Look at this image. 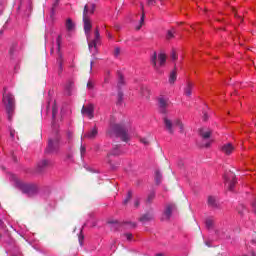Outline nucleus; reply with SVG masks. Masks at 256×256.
I'll return each instance as SVG.
<instances>
[{"mask_svg":"<svg viewBox=\"0 0 256 256\" xmlns=\"http://www.w3.org/2000/svg\"><path fill=\"white\" fill-rule=\"evenodd\" d=\"M93 112H94V108L92 104L88 106H83L82 108V114L88 117V119H93Z\"/></svg>","mask_w":256,"mask_h":256,"instance_id":"9","label":"nucleus"},{"mask_svg":"<svg viewBox=\"0 0 256 256\" xmlns=\"http://www.w3.org/2000/svg\"><path fill=\"white\" fill-rule=\"evenodd\" d=\"M177 81V72L175 70H173L171 73H170V76H169V83L171 85H173V83H175Z\"/></svg>","mask_w":256,"mask_h":256,"instance_id":"19","label":"nucleus"},{"mask_svg":"<svg viewBox=\"0 0 256 256\" xmlns=\"http://www.w3.org/2000/svg\"><path fill=\"white\" fill-rule=\"evenodd\" d=\"M97 133V128L94 127L91 131L85 134L84 137H87V139H95L97 137Z\"/></svg>","mask_w":256,"mask_h":256,"instance_id":"14","label":"nucleus"},{"mask_svg":"<svg viewBox=\"0 0 256 256\" xmlns=\"http://www.w3.org/2000/svg\"><path fill=\"white\" fill-rule=\"evenodd\" d=\"M88 89H93V81L89 80L87 83Z\"/></svg>","mask_w":256,"mask_h":256,"instance_id":"32","label":"nucleus"},{"mask_svg":"<svg viewBox=\"0 0 256 256\" xmlns=\"http://www.w3.org/2000/svg\"><path fill=\"white\" fill-rule=\"evenodd\" d=\"M175 37V28H171L167 31V39H173Z\"/></svg>","mask_w":256,"mask_h":256,"instance_id":"22","label":"nucleus"},{"mask_svg":"<svg viewBox=\"0 0 256 256\" xmlns=\"http://www.w3.org/2000/svg\"><path fill=\"white\" fill-rule=\"evenodd\" d=\"M61 41H62L61 36H58L57 39H56V44H57V47H58V51H61Z\"/></svg>","mask_w":256,"mask_h":256,"instance_id":"25","label":"nucleus"},{"mask_svg":"<svg viewBox=\"0 0 256 256\" xmlns=\"http://www.w3.org/2000/svg\"><path fill=\"white\" fill-rule=\"evenodd\" d=\"M48 147H49V149H52V148H53V141L50 140V141L48 142Z\"/></svg>","mask_w":256,"mask_h":256,"instance_id":"36","label":"nucleus"},{"mask_svg":"<svg viewBox=\"0 0 256 256\" xmlns=\"http://www.w3.org/2000/svg\"><path fill=\"white\" fill-rule=\"evenodd\" d=\"M163 1H165V0H146V3L148 5V7H155L158 3L163 5Z\"/></svg>","mask_w":256,"mask_h":256,"instance_id":"16","label":"nucleus"},{"mask_svg":"<svg viewBox=\"0 0 256 256\" xmlns=\"http://www.w3.org/2000/svg\"><path fill=\"white\" fill-rule=\"evenodd\" d=\"M10 135H11L12 138L15 137V131L11 130Z\"/></svg>","mask_w":256,"mask_h":256,"instance_id":"39","label":"nucleus"},{"mask_svg":"<svg viewBox=\"0 0 256 256\" xmlns=\"http://www.w3.org/2000/svg\"><path fill=\"white\" fill-rule=\"evenodd\" d=\"M221 151L224 155H231L235 151V146L231 143H226L222 146Z\"/></svg>","mask_w":256,"mask_h":256,"instance_id":"11","label":"nucleus"},{"mask_svg":"<svg viewBox=\"0 0 256 256\" xmlns=\"http://www.w3.org/2000/svg\"><path fill=\"white\" fill-rule=\"evenodd\" d=\"M205 146H206V147H209V144H206Z\"/></svg>","mask_w":256,"mask_h":256,"instance_id":"45","label":"nucleus"},{"mask_svg":"<svg viewBox=\"0 0 256 256\" xmlns=\"http://www.w3.org/2000/svg\"><path fill=\"white\" fill-rule=\"evenodd\" d=\"M80 152H81V155H83L85 153V146H81Z\"/></svg>","mask_w":256,"mask_h":256,"instance_id":"37","label":"nucleus"},{"mask_svg":"<svg viewBox=\"0 0 256 256\" xmlns=\"http://www.w3.org/2000/svg\"><path fill=\"white\" fill-rule=\"evenodd\" d=\"M156 256H162V254H157Z\"/></svg>","mask_w":256,"mask_h":256,"instance_id":"44","label":"nucleus"},{"mask_svg":"<svg viewBox=\"0 0 256 256\" xmlns=\"http://www.w3.org/2000/svg\"><path fill=\"white\" fill-rule=\"evenodd\" d=\"M91 7H92V9H91L90 13L92 14L93 11H95V5L92 4Z\"/></svg>","mask_w":256,"mask_h":256,"instance_id":"42","label":"nucleus"},{"mask_svg":"<svg viewBox=\"0 0 256 256\" xmlns=\"http://www.w3.org/2000/svg\"><path fill=\"white\" fill-rule=\"evenodd\" d=\"M171 57H172L173 61H175L177 59V53L172 52Z\"/></svg>","mask_w":256,"mask_h":256,"instance_id":"34","label":"nucleus"},{"mask_svg":"<svg viewBox=\"0 0 256 256\" xmlns=\"http://www.w3.org/2000/svg\"><path fill=\"white\" fill-rule=\"evenodd\" d=\"M141 95H142V97H149V88L142 87L141 88Z\"/></svg>","mask_w":256,"mask_h":256,"instance_id":"23","label":"nucleus"},{"mask_svg":"<svg viewBox=\"0 0 256 256\" xmlns=\"http://www.w3.org/2000/svg\"><path fill=\"white\" fill-rule=\"evenodd\" d=\"M112 155H119V151L113 150Z\"/></svg>","mask_w":256,"mask_h":256,"instance_id":"40","label":"nucleus"},{"mask_svg":"<svg viewBox=\"0 0 256 256\" xmlns=\"http://www.w3.org/2000/svg\"><path fill=\"white\" fill-rule=\"evenodd\" d=\"M55 115H57V109L55 107H53V109H52V117H53V119H55Z\"/></svg>","mask_w":256,"mask_h":256,"instance_id":"33","label":"nucleus"},{"mask_svg":"<svg viewBox=\"0 0 256 256\" xmlns=\"http://www.w3.org/2000/svg\"><path fill=\"white\" fill-rule=\"evenodd\" d=\"M71 91H73V82H68L65 86L66 95H71Z\"/></svg>","mask_w":256,"mask_h":256,"instance_id":"21","label":"nucleus"},{"mask_svg":"<svg viewBox=\"0 0 256 256\" xmlns=\"http://www.w3.org/2000/svg\"><path fill=\"white\" fill-rule=\"evenodd\" d=\"M151 63L156 71V73H163L162 67H165V63H167V55L163 52L159 53H154L153 56L151 57Z\"/></svg>","mask_w":256,"mask_h":256,"instance_id":"1","label":"nucleus"},{"mask_svg":"<svg viewBox=\"0 0 256 256\" xmlns=\"http://www.w3.org/2000/svg\"><path fill=\"white\" fill-rule=\"evenodd\" d=\"M47 165H49V161H47V160H42V161L38 164L39 167H47Z\"/></svg>","mask_w":256,"mask_h":256,"instance_id":"26","label":"nucleus"},{"mask_svg":"<svg viewBox=\"0 0 256 256\" xmlns=\"http://www.w3.org/2000/svg\"><path fill=\"white\" fill-rule=\"evenodd\" d=\"M3 103L6 106L8 119L11 121V117H13V112L15 111V97H13L10 93H5L3 95Z\"/></svg>","mask_w":256,"mask_h":256,"instance_id":"3","label":"nucleus"},{"mask_svg":"<svg viewBox=\"0 0 256 256\" xmlns=\"http://www.w3.org/2000/svg\"><path fill=\"white\" fill-rule=\"evenodd\" d=\"M134 206H135V207H139V200H136V201L134 202Z\"/></svg>","mask_w":256,"mask_h":256,"instance_id":"41","label":"nucleus"},{"mask_svg":"<svg viewBox=\"0 0 256 256\" xmlns=\"http://www.w3.org/2000/svg\"><path fill=\"white\" fill-rule=\"evenodd\" d=\"M237 183V179L235 178V174L230 173L229 178L225 176V185L228 187L229 191H233L235 184Z\"/></svg>","mask_w":256,"mask_h":256,"instance_id":"8","label":"nucleus"},{"mask_svg":"<svg viewBox=\"0 0 256 256\" xmlns=\"http://www.w3.org/2000/svg\"><path fill=\"white\" fill-rule=\"evenodd\" d=\"M21 189H22L23 193H26L30 197L32 195H35V193H37V188L31 184H21Z\"/></svg>","mask_w":256,"mask_h":256,"instance_id":"7","label":"nucleus"},{"mask_svg":"<svg viewBox=\"0 0 256 256\" xmlns=\"http://www.w3.org/2000/svg\"><path fill=\"white\" fill-rule=\"evenodd\" d=\"M113 129L115 133L122 139V141H129V134H127V130L125 129V126L116 124L113 126Z\"/></svg>","mask_w":256,"mask_h":256,"instance_id":"4","label":"nucleus"},{"mask_svg":"<svg viewBox=\"0 0 256 256\" xmlns=\"http://www.w3.org/2000/svg\"><path fill=\"white\" fill-rule=\"evenodd\" d=\"M173 209H175V205H168L166 207V210L164 212L166 219H169V217H171V213H173Z\"/></svg>","mask_w":256,"mask_h":256,"instance_id":"15","label":"nucleus"},{"mask_svg":"<svg viewBox=\"0 0 256 256\" xmlns=\"http://www.w3.org/2000/svg\"><path fill=\"white\" fill-rule=\"evenodd\" d=\"M158 103H159L160 109L164 110L165 108L169 107V98L160 96L158 98Z\"/></svg>","mask_w":256,"mask_h":256,"instance_id":"12","label":"nucleus"},{"mask_svg":"<svg viewBox=\"0 0 256 256\" xmlns=\"http://www.w3.org/2000/svg\"><path fill=\"white\" fill-rule=\"evenodd\" d=\"M208 205H210V207H216L217 206V198H215V196H209L208 197Z\"/></svg>","mask_w":256,"mask_h":256,"instance_id":"20","label":"nucleus"},{"mask_svg":"<svg viewBox=\"0 0 256 256\" xmlns=\"http://www.w3.org/2000/svg\"><path fill=\"white\" fill-rule=\"evenodd\" d=\"M125 237H126L127 241H131V239H133V234L127 233V234H125Z\"/></svg>","mask_w":256,"mask_h":256,"instance_id":"31","label":"nucleus"},{"mask_svg":"<svg viewBox=\"0 0 256 256\" xmlns=\"http://www.w3.org/2000/svg\"><path fill=\"white\" fill-rule=\"evenodd\" d=\"M79 243H80V245H83V236H79Z\"/></svg>","mask_w":256,"mask_h":256,"instance_id":"38","label":"nucleus"},{"mask_svg":"<svg viewBox=\"0 0 256 256\" xmlns=\"http://www.w3.org/2000/svg\"><path fill=\"white\" fill-rule=\"evenodd\" d=\"M155 181L157 184L161 183V173L159 171H156Z\"/></svg>","mask_w":256,"mask_h":256,"instance_id":"24","label":"nucleus"},{"mask_svg":"<svg viewBox=\"0 0 256 256\" xmlns=\"http://www.w3.org/2000/svg\"><path fill=\"white\" fill-rule=\"evenodd\" d=\"M200 135L203 139H209L211 137V130L209 128L200 129Z\"/></svg>","mask_w":256,"mask_h":256,"instance_id":"13","label":"nucleus"},{"mask_svg":"<svg viewBox=\"0 0 256 256\" xmlns=\"http://www.w3.org/2000/svg\"><path fill=\"white\" fill-rule=\"evenodd\" d=\"M252 207H253L254 213H256V200L253 201Z\"/></svg>","mask_w":256,"mask_h":256,"instance_id":"35","label":"nucleus"},{"mask_svg":"<svg viewBox=\"0 0 256 256\" xmlns=\"http://www.w3.org/2000/svg\"><path fill=\"white\" fill-rule=\"evenodd\" d=\"M140 143H143V145H149V140H147V138H141Z\"/></svg>","mask_w":256,"mask_h":256,"instance_id":"30","label":"nucleus"},{"mask_svg":"<svg viewBox=\"0 0 256 256\" xmlns=\"http://www.w3.org/2000/svg\"><path fill=\"white\" fill-rule=\"evenodd\" d=\"M164 124L169 133H173L175 129H178L180 133L184 131L183 122L179 118H176L174 121H171L169 118H164Z\"/></svg>","mask_w":256,"mask_h":256,"instance_id":"2","label":"nucleus"},{"mask_svg":"<svg viewBox=\"0 0 256 256\" xmlns=\"http://www.w3.org/2000/svg\"><path fill=\"white\" fill-rule=\"evenodd\" d=\"M87 13H89V5H86L84 7V13H83L84 31L87 35V39H89V31H91V21L87 17Z\"/></svg>","mask_w":256,"mask_h":256,"instance_id":"5","label":"nucleus"},{"mask_svg":"<svg viewBox=\"0 0 256 256\" xmlns=\"http://www.w3.org/2000/svg\"><path fill=\"white\" fill-rule=\"evenodd\" d=\"M206 226L208 229H211V227H213V220H206Z\"/></svg>","mask_w":256,"mask_h":256,"instance_id":"29","label":"nucleus"},{"mask_svg":"<svg viewBox=\"0 0 256 256\" xmlns=\"http://www.w3.org/2000/svg\"><path fill=\"white\" fill-rule=\"evenodd\" d=\"M95 39L88 43L89 51L92 55H97V44L99 43V30H95L94 32Z\"/></svg>","mask_w":256,"mask_h":256,"instance_id":"6","label":"nucleus"},{"mask_svg":"<svg viewBox=\"0 0 256 256\" xmlns=\"http://www.w3.org/2000/svg\"><path fill=\"white\" fill-rule=\"evenodd\" d=\"M192 91H193V84L188 83L184 89V94L186 95V97H190Z\"/></svg>","mask_w":256,"mask_h":256,"instance_id":"18","label":"nucleus"},{"mask_svg":"<svg viewBox=\"0 0 256 256\" xmlns=\"http://www.w3.org/2000/svg\"><path fill=\"white\" fill-rule=\"evenodd\" d=\"M141 11L142 13L138 16L139 17V23L136 25V31H139L141 27H143V24L145 23V6L141 4Z\"/></svg>","mask_w":256,"mask_h":256,"instance_id":"10","label":"nucleus"},{"mask_svg":"<svg viewBox=\"0 0 256 256\" xmlns=\"http://www.w3.org/2000/svg\"><path fill=\"white\" fill-rule=\"evenodd\" d=\"M114 55H115V57H119V55H121V48H119V47L115 48Z\"/></svg>","mask_w":256,"mask_h":256,"instance_id":"27","label":"nucleus"},{"mask_svg":"<svg viewBox=\"0 0 256 256\" xmlns=\"http://www.w3.org/2000/svg\"><path fill=\"white\" fill-rule=\"evenodd\" d=\"M66 29L67 31H73L75 29V23H73V20L69 18L66 20Z\"/></svg>","mask_w":256,"mask_h":256,"instance_id":"17","label":"nucleus"},{"mask_svg":"<svg viewBox=\"0 0 256 256\" xmlns=\"http://www.w3.org/2000/svg\"><path fill=\"white\" fill-rule=\"evenodd\" d=\"M119 98L121 99L123 97V94L122 93H119Z\"/></svg>","mask_w":256,"mask_h":256,"instance_id":"43","label":"nucleus"},{"mask_svg":"<svg viewBox=\"0 0 256 256\" xmlns=\"http://www.w3.org/2000/svg\"><path fill=\"white\" fill-rule=\"evenodd\" d=\"M131 197H132V193L128 192L127 198L124 200V205H127V203H129V200L131 199Z\"/></svg>","mask_w":256,"mask_h":256,"instance_id":"28","label":"nucleus"}]
</instances>
